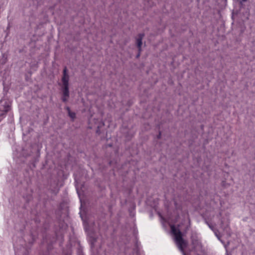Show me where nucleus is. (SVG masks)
<instances>
[{"mask_svg":"<svg viewBox=\"0 0 255 255\" xmlns=\"http://www.w3.org/2000/svg\"><path fill=\"white\" fill-rule=\"evenodd\" d=\"M31 73V72H28L25 74V79L26 81H28L30 79Z\"/></svg>","mask_w":255,"mask_h":255,"instance_id":"obj_9","label":"nucleus"},{"mask_svg":"<svg viewBox=\"0 0 255 255\" xmlns=\"http://www.w3.org/2000/svg\"><path fill=\"white\" fill-rule=\"evenodd\" d=\"M66 109L67 110L69 116L71 118L72 120H74L76 118V114L74 112H72L71 111L69 107H66Z\"/></svg>","mask_w":255,"mask_h":255,"instance_id":"obj_6","label":"nucleus"},{"mask_svg":"<svg viewBox=\"0 0 255 255\" xmlns=\"http://www.w3.org/2000/svg\"><path fill=\"white\" fill-rule=\"evenodd\" d=\"M28 181H27V187L24 188L21 191L23 198L27 203L31 201L32 198L31 181L29 177H28Z\"/></svg>","mask_w":255,"mask_h":255,"instance_id":"obj_3","label":"nucleus"},{"mask_svg":"<svg viewBox=\"0 0 255 255\" xmlns=\"http://www.w3.org/2000/svg\"><path fill=\"white\" fill-rule=\"evenodd\" d=\"M215 234L216 236L218 237V238L219 239H220L219 237H218V236L217 235V232H215Z\"/></svg>","mask_w":255,"mask_h":255,"instance_id":"obj_12","label":"nucleus"},{"mask_svg":"<svg viewBox=\"0 0 255 255\" xmlns=\"http://www.w3.org/2000/svg\"><path fill=\"white\" fill-rule=\"evenodd\" d=\"M143 36H144L143 34L140 33L137 35V36L136 38L137 46L138 48V50L139 51H141V46L142 44V40Z\"/></svg>","mask_w":255,"mask_h":255,"instance_id":"obj_4","label":"nucleus"},{"mask_svg":"<svg viewBox=\"0 0 255 255\" xmlns=\"http://www.w3.org/2000/svg\"><path fill=\"white\" fill-rule=\"evenodd\" d=\"M140 51H139V53H138V54H137V55L136 56V57H137V58H138V57H139V56H140Z\"/></svg>","mask_w":255,"mask_h":255,"instance_id":"obj_11","label":"nucleus"},{"mask_svg":"<svg viewBox=\"0 0 255 255\" xmlns=\"http://www.w3.org/2000/svg\"><path fill=\"white\" fill-rule=\"evenodd\" d=\"M171 233L174 236V241L181 252L184 255H186L184 250L187 246V243L182 237V233L174 225L171 226Z\"/></svg>","mask_w":255,"mask_h":255,"instance_id":"obj_1","label":"nucleus"},{"mask_svg":"<svg viewBox=\"0 0 255 255\" xmlns=\"http://www.w3.org/2000/svg\"><path fill=\"white\" fill-rule=\"evenodd\" d=\"M209 226L211 229L212 228V226H210V225H209Z\"/></svg>","mask_w":255,"mask_h":255,"instance_id":"obj_14","label":"nucleus"},{"mask_svg":"<svg viewBox=\"0 0 255 255\" xmlns=\"http://www.w3.org/2000/svg\"><path fill=\"white\" fill-rule=\"evenodd\" d=\"M69 77L67 73V69L66 67H65L63 70L62 78V85L61 87L62 92V100L64 102H67L69 97Z\"/></svg>","mask_w":255,"mask_h":255,"instance_id":"obj_2","label":"nucleus"},{"mask_svg":"<svg viewBox=\"0 0 255 255\" xmlns=\"http://www.w3.org/2000/svg\"><path fill=\"white\" fill-rule=\"evenodd\" d=\"M29 170H26L25 171V173H24V176H25V178H27V176L29 175Z\"/></svg>","mask_w":255,"mask_h":255,"instance_id":"obj_10","label":"nucleus"},{"mask_svg":"<svg viewBox=\"0 0 255 255\" xmlns=\"http://www.w3.org/2000/svg\"><path fill=\"white\" fill-rule=\"evenodd\" d=\"M192 245H193L194 248L195 249L198 247H201V243L199 240H195L192 241Z\"/></svg>","mask_w":255,"mask_h":255,"instance_id":"obj_8","label":"nucleus"},{"mask_svg":"<svg viewBox=\"0 0 255 255\" xmlns=\"http://www.w3.org/2000/svg\"><path fill=\"white\" fill-rule=\"evenodd\" d=\"M30 137H31V134H30V130H23V140L24 141L29 143L30 144V139H28V138L29 137L30 138Z\"/></svg>","mask_w":255,"mask_h":255,"instance_id":"obj_5","label":"nucleus"},{"mask_svg":"<svg viewBox=\"0 0 255 255\" xmlns=\"http://www.w3.org/2000/svg\"><path fill=\"white\" fill-rule=\"evenodd\" d=\"M2 103H3V101H1V103L0 104H2ZM1 106H2V105H1Z\"/></svg>","mask_w":255,"mask_h":255,"instance_id":"obj_13","label":"nucleus"},{"mask_svg":"<svg viewBox=\"0 0 255 255\" xmlns=\"http://www.w3.org/2000/svg\"><path fill=\"white\" fill-rule=\"evenodd\" d=\"M0 109L2 110V111L3 112V113L1 114V115H3L4 114H5L8 111L10 110V106L8 104H5L2 108H0Z\"/></svg>","mask_w":255,"mask_h":255,"instance_id":"obj_7","label":"nucleus"}]
</instances>
